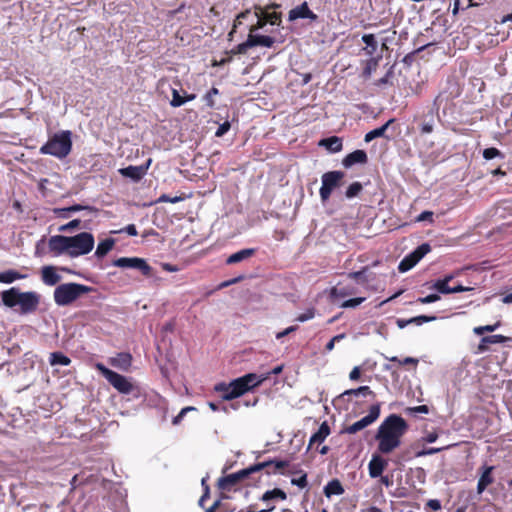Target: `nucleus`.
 I'll return each instance as SVG.
<instances>
[{"label": "nucleus", "instance_id": "4c0bfd02", "mask_svg": "<svg viewBox=\"0 0 512 512\" xmlns=\"http://www.w3.org/2000/svg\"><path fill=\"white\" fill-rule=\"evenodd\" d=\"M380 57H371L366 61L365 67L363 69V76L368 78L371 74L377 69L379 64Z\"/></svg>", "mask_w": 512, "mask_h": 512}, {"label": "nucleus", "instance_id": "7ed1b4c3", "mask_svg": "<svg viewBox=\"0 0 512 512\" xmlns=\"http://www.w3.org/2000/svg\"><path fill=\"white\" fill-rule=\"evenodd\" d=\"M2 302L9 308L19 306L21 314L34 313L40 304L41 296L34 291L21 292L19 288L12 287L1 294Z\"/></svg>", "mask_w": 512, "mask_h": 512}, {"label": "nucleus", "instance_id": "3c124183", "mask_svg": "<svg viewBox=\"0 0 512 512\" xmlns=\"http://www.w3.org/2000/svg\"><path fill=\"white\" fill-rule=\"evenodd\" d=\"M365 297H356L349 300L344 301L340 307L341 308H355L358 305L362 304L365 301Z\"/></svg>", "mask_w": 512, "mask_h": 512}, {"label": "nucleus", "instance_id": "680f3d73", "mask_svg": "<svg viewBox=\"0 0 512 512\" xmlns=\"http://www.w3.org/2000/svg\"><path fill=\"white\" fill-rule=\"evenodd\" d=\"M231 389V384H226L224 382H221V383H218L214 386V391L215 392H219L221 393L222 395L223 394H228L229 391Z\"/></svg>", "mask_w": 512, "mask_h": 512}, {"label": "nucleus", "instance_id": "9d476101", "mask_svg": "<svg viewBox=\"0 0 512 512\" xmlns=\"http://www.w3.org/2000/svg\"><path fill=\"white\" fill-rule=\"evenodd\" d=\"M380 412H381V404L380 403L371 405L369 408L368 415L364 416L363 418L356 421L355 423L344 427L343 430L341 431V433L355 434V433L365 429L366 427H368L369 425L374 423L379 418Z\"/></svg>", "mask_w": 512, "mask_h": 512}, {"label": "nucleus", "instance_id": "58836bf2", "mask_svg": "<svg viewBox=\"0 0 512 512\" xmlns=\"http://www.w3.org/2000/svg\"><path fill=\"white\" fill-rule=\"evenodd\" d=\"M363 395V396H372V397H375V393L370 389L369 386H360L356 389H349V390H346L343 392V396L344 395H355V396H358V395Z\"/></svg>", "mask_w": 512, "mask_h": 512}, {"label": "nucleus", "instance_id": "4be33fe9", "mask_svg": "<svg viewBox=\"0 0 512 512\" xmlns=\"http://www.w3.org/2000/svg\"><path fill=\"white\" fill-rule=\"evenodd\" d=\"M494 470L493 466H484L483 472L480 475V478L477 483V493L482 494L485 489L494 482V478L492 476V472Z\"/></svg>", "mask_w": 512, "mask_h": 512}, {"label": "nucleus", "instance_id": "0eeeda50", "mask_svg": "<svg viewBox=\"0 0 512 512\" xmlns=\"http://www.w3.org/2000/svg\"><path fill=\"white\" fill-rule=\"evenodd\" d=\"M94 237L89 232H81L75 236H68V255L78 257L86 255L94 247Z\"/></svg>", "mask_w": 512, "mask_h": 512}, {"label": "nucleus", "instance_id": "13d9d810", "mask_svg": "<svg viewBox=\"0 0 512 512\" xmlns=\"http://www.w3.org/2000/svg\"><path fill=\"white\" fill-rule=\"evenodd\" d=\"M438 300H440V296L438 294H429L425 297H419L417 299V302H419L421 304H429V303H434Z\"/></svg>", "mask_w": 512, "mask_h": 512}, {"label": "nucleus", "instance_id": "0e129e2a", "mask_svg": "<svg viewBox=\"0 0 512 512\" xmlns=\"http://www.w3.org/2000/svg\"><path fill=\"white\" fill-rule=\"evenodd\" d=\"M409 411L414 414H416V413L427 414V413H429V407L427 405H419V406L409 408Z\"/></svg>", "mask_w": 512, "mask_h": 512}, {"label": "nucleus", "instance_id": "cd10ccee", "mask_svg": "<svg viewBox=\"0 0 512 512\" xmlns=\"http://www.w3.org/2000/svg\"><path fill=\"white\" fill-rule=\"evenodd\" d=\"M435 119L434 115L430 113L422 118L419 129L421 135L431 134L434 131Z\"/></svg>", "mask_w": 512, "mask_h": 512}, {"label": "nucleus", "instance_id": "9b49d317", "mask_svg": "<svg viewBox=\"0 0 512 512\" xmlns=\"http://www.w3.org/2000/svg\"><path fill=\"white\" fill-rule=\"evenodd\" d=\"M430 251L431 246L428 243L419 245L414 251L406 255L400 261L398 270L402 273L411 270Z\"/></svg>", "mask_w": 512, "mask_h": 512}, {"label": "nucleus", "instance_id": "8fccbe9b", "mask_svg": "<svg viewBox=\"0 0 512 512\" xmlns=\"http://www.w3.org/2000/svg\"><path fill=\"white\" fill-rule=\"evenodd\" d=\"M186 103V99L182 97L177 89H172V100L170 101V105L172 107H180Z\"/></svg>", "mask_w": 512, "mask_h": 512}, {"label": "nucleus", "instance_id": "6e6d98bb", "mask_svg": "<svg viewBox=\"0 0 512 512\" xmlns=\"http://www.w3.org/2000/svg\"><path fill=\"white\" fill-rule=\"evenodd\" d=\"M315 316V310L313 308L307 309L304 313H301L297 316L296 320L299 322L308 321Z\"/></svg>", "mask_w": 512, "mask_h": 512}, {"label": "nucleus", "instance_id": "ddd939ff", "mask_svg": "<svg viewBox=\"0 0 512 512\" xmlns=\"http://www.w3.org/2000/svg\"><path fill=\"white\" fill-rule=\"evenodd\" d=\"M152 163V159L149 158L145 164L139 166L130 165L128 167L120 168L118 172L125 178H130L134 182L140 181L146 174Z\"/></svg>", "mask_w": 512, "mask_h": 512}, {"label": "nucleus", "instance_id": "2eb2a0df", "mask_svg": "<svg viewBox=\"0 0 512 512\" xmlns=\"http://www.w3.org/2000/svg\"><path fill=\"white\" fill-rule=\"evenodd\" d=\"M49 250L56 256L68 254V236L55 235L51 236L48 241Z\"/></svg>", "mask_w": 512, "mask_h": 512}, {"label": "nucleus", "instance_id": "1a4fd4ad", "mask_svg": "<svg viewBox=\"0 0 512 512\" xmlns=\"http://www.w3.org/2000/svg\"><path fill=\"white\" fill-rule=\"evenodd\" d=\"M345 174L342 171H329L322 175V186L319 190L322 202H326L332 191L341 185V181Z\"/></svg>", "mask_w": 512, "mask_h": 512}, {"label": "nucleus", "instance_id": "09e8293b", "mask_svg": "<svg viewBox=\"0 0 512 512\" xmlns=\"http://www.w3.org/2000/svg\"><path fill=\"white\" fill-rule=\"evenodd\" d=\"M431 288L437 290L439 293H442V294H450L451 293V290H450L451 287L442 279L435 281Z\"/></svg>", "mask_w": 512, "mask_h": 512}, {"label": "nucleus", "instance_id": "69168bd1", "mask_svg": "<svg viewBox=\"0 0 512 512\" xmlns=\"http://www.w3.org/2000/svg\"><path fill=\"white\" fill-rule=\"evenodd\" d=\"M433 221V212L432 211H423L418 217L417 221Z\"/></svg>", "mask_w": 512, "mask_h": 512}, {"label": "nucleus", "instance_id": "338daca9", "mask_svg": "<svg viewBox=\"0 0 512 512\" xmlns=\"http://www.w3.org/2000/svg\"><path fill=\"white\" fill-rule=\"evenodd\" d=\"M360 376H361V369L359 366L354 367L349 374V378L352 381H357L360 378Z\"/></svg>", "mask_w": 512, "mask_h": 512}, {"label": "nucleus", "instance_id": "c756f323", "mask_svg": "<svg viewBox=\"0 0 512 512\" xmlns=\"http://www.w3.org/2000/svg\"><path fill=\"white\" fill-rule=\"evenodd\" d=\"M320 145L325 146L331 152H339L342 149V140L337 136H332L321 140Z\"/></svg>", "mask_w": 512, "mask_h": 512}, {"label": "nucleus", "instance_id": "423d86ee", "mask_svg": "<svg viewBox=\"0 0 512 512\" xmlns=\"http://www.w3.org/2000/svg\"><path fill=\"white\" fill-rule=\"evenodd\" d=\"M262 379H258L254 373L246 374L230 382L231 389L228 394L221 395L223 400L230 401L244 395L252 388L261 384Z\"/></svg>", "mask_w": 512, "mask_h": 512}, {"label": "nucleus", "instance_id": "72a5a7b5", "mask_svg": "<svg viewBox=\"0 0 512 512\" xmlns=\"http://www.w3.org/2000/svg\"><path fill=\"white\" fill-rule=\"evenodd\" d=\"M49 363L51 366H68L71 364V359L68 356L64 355L62 352H53L50 354Z\"/></svg>", "mask_w": 512, "mask_h": 512}, {"label": "nucleus", "instance_id": "de8ad7c7", "mask_svg": "<svg viewBox=\"0 0 512 512\" xmlns=\"http://www.w3.org/2000/svg\"><path fill=\"white\" fill-rule=\"evenodd\" d=\"M437 319L436 316L419 315L409 319V324L422 325L427 322H432Z\"/></svg>", "mask_w": 512, "mask_h": 512}, {"label": "nucleus", "instance_id": "6ab92c4d", "mask_svg": "<svg viewBox=\"0 0 512 512\" xmlns=\"http://www.w3.org/2000/svg\"><path fill=\"white\" fill-rule=\"evenodd\" d=\"M508 341H510V338L506 337L504 335H501V334L484 336V337H482V339L480 340V343L478 344L477 352L484 353V352L488 351V349H489L488 345L503 344Z\"/></svg>", "mask_w": 512, "mask_h": 512}, {"label": "nucleus", "instance_id": "6e6552de", "mask_svg": "<svg viewBox=\"0 0 512 512\" xmlns=\"http://www.w3.org/2000/svg\"><path fill=\"white\" fill-rule=\"evenodd\" d=\"M95 367L118 392L122 394H129L132 392L133 385L125 376L108 369L102 363H97Z\"/></svg>", "mask_w": 512, "mask_h": 512}, {"label": "nucleus", "instance_id": "f704fd0d", "mask_svg": "<svg viewBox=\"0 0 512 512\" xmlns=\"http://www.w3.org/2000/svg\"><path fill=\"white\" fill-rule=\"evenodd\" d=\"M362 41L366 44V47L363 49L365 53L369 56H372L377 50V41L373 34H365L362 36Z\"/></svg>", "mask_w": 512, "mask_h": 512}, {"label": "nucleus", "instance_id": "473e14b6", "mask_svg": "<svg viewBox=\"0 0 512 512\" xmlns=\"http://www.w3.org/2000/svg\"><path fill=\"white\" fill-rule=\"evenodd\" d=\"M324 493L327 497L332 495H341L344 493V489L341 483L335 479L328 482V484L324 487Z\"/></svg>", "mask_w": 512, "mask_h": 512}, {"label": "nucleus", "instance_id": "864d4df0", "mask_svg": "<svg viewBox=\"0 0 512 512\" xmlns=\"http://www.w3.org/2000/svg\"><path fill=\"white\" fill-rule=\"evenodd\" d=\"M251 48L250 44H249V41L248 39L240 44H238L237 46H235L232 50H231V53L236 55V54H246L247 51Z\"/></svg>", "mask_w": 512, "mask_h": 512}, {"label": "nucleus", "instance_id": "7c9ffc66", "mask_svg": "<svg viewBox=\"0 0 512 512\" xmlns=\"http://www.w3.org/2000/svg\"><path fill=\"white\" fill-rule=\"evenodd\" d=\"M354 293H355L354 287H344V286H341L340 283H338L336 286H334L330 291V295L334 299L344 298V297L352 295Z\"/></svg>", "mask_w": 512, "mask_h": 512}, {"label": "nucleus", "instance_id": "a18cd8bd", "mask_svg": "<svg viewBox=\"0 0 512 512\" xmlns=\"http://www.w3.org/2000/svg\"><path fill=\"white\" fill-rule=\"evenodd\" d=\"M82 210L92 211V210H94V208L91 206L75 204V205L60 209L59 212H60V216L67 217V215L65 214L66 212H78V211H82Z\"/></svg>", "mask_w": 512, "mask_h": 512}, {"label": "nucleus", "instance_id": "5fc2aeb1", "mask_svg": "<svg viewBox=\"0 0 512 512\" xmlns=\"http://www.w3.org/2000/svg\"><path fill=\"white\" fill-rule=\"evenodd\" d=\"M122 232H125L128 235H130V236H137L138 235V231H137L136 226L134 224H129L126 227H124V228H122L120 230L111 231L112 234L122 233Z\"/></svg>", "mask_w": 512, "mask_h": 512}, {"label": "nucleus", "instance_id": "393cba45", "mask_svg": "<svg viewBox=\"0 0 512 512\" xmlns=\"http://www.w3.org/2000/svg\"><path fill=\"white\" fill-rule=\"evenodd\" d=\"M279 7H280L279 4L272 3L268 6H266L265 9H263V17L266 21V24L269 23L271 25H279L281 23V17H282L281 12H276V11L269 12L268 11L269 9H276Z\"/></svg>", "mask_w": 512, "mask_h": 512}, {"label": "nucleus", "instance_id": "bf43d9fd", "mask_svg": "<svg viewBox=\"0 0 512 512\" xmlns=\"http://www.w3.org/2000/svg\"><path fill=\"white\" fill-rule=\"evenodd\" d=\"M231 128V124L229 121H225L219 125L218 129L215 132L216 137H222L225 135Z\"/></svg>", "mask_w": 512, "mask_h": 512}, {"label": "nucleus", "instance_id": "c85d7f7f", "mask_svg": "<svg viewBox=\"0 0 512 512\" xmlns=\"http://www.w3.org/2000/svg\"><path fill=\"white\" fill-rule=\"evenodd\" d=\"M115 245V240L113 238H106L105 240L99 242L95 256L98 258L104 257Z\"/></svg>", "mask_w": 512, "mask_h": 512}, {"label": "nucleus", "instance_id": "bb28decb", "mask_svg": "<svg viewBox=\"0 0 512 512\" xmlns=\"http://www.w3.org/2000/svg\"><path fill=\"white\" fill-rule=\"evenodd\" d=\"M266 463H267V466H265L264 468L273 467V470H267V475L276 474V473L284 474L283 469L287 468L290 464V462L288 460H277V459L267 460L264 462H260L259 464H266Z\"/></svg>", "mask_w": 512, "mask_h": 512}, {"label": "nucleus", "instance_id": "4468645a", "mask_svg": "<svg viewBox=\"0 0 512 512\" xmlns=\"http://www.w3.org/2000/svg\"><path fill=\"white\" fill-rule=\"evenodd\" d=\"M288 18H289V21H294V20H297L300 18L316 21L318 16L312 10H310L308 3L305 1L302 4L291 9L289 11Z\"/></svg>", "mask_w": 512, "mask_h": 512}, {"label": "nucleus", "instance_id": "79ce46f5", "mask_svg": "<svg viewBox=\"0 0 512 512\" xmlns=\"http://www.w3.org/2000/svg\"><path fill=\"white\" fill-rule=\"evenodd\" d=\"M219 89L216 87H212L204 96L203 100L206 103V106L208 108H213L215 106V100L214 97L219 95Z\"/></svg>", "mask_w": 512, "mask_h": 512}, {"label": "nucleus", "instance_id": "c03bdc74", "mask_svg": "<svg viewBox=\"0 0 512 512\" xmlns=\"http://www.w3.org/2000/svg\"><path fill=\"white\" fill-rule=\"evenodd\" d=\"M363 186L360 182H353L350 184L345 192V196L349 199L358 196V194L362 191Z\"/></svg>", "mask_w": 512, "mask_h": 512}, {"label": "nucleus", "instance_id": "603ef678", "mask_svg": "<svg viewBox=\"0 0 512 512\" xmlns=\"http://www.w3.org/2000/svg\"><path fill=\"white\" fill-rule=\"evenodd\" d=\"M498 156H502L503 157L501 151L499 149L495 148V147L486 148L483 151V157L486 160H491V159H493L495 157H498Z\"/></svg>", "mask_w": 512, "mask_h": 512}, {"label": "nucleus", "instance_id": "f257e3e1", "mask_svg": "<svg viewBox=\"0 0 512 512\" xmlns=\"http://www.w3.org/2000/svg\"><path fill=\"white\" fill-rule=\"evenodd\" d=\"M408 430V424L399 415L387 416L377 429L375 440L378 442V451L389 454L401 444V438Z\"/></svg>", "mask_w": 512, "mask_h": 512}, {"label": "nucleus", "instance_id": "aec40b11", "mask_svg": "<svg viewBox=\"0 0 512 512\" xmlns=\"http://www.w3.org/2000/svg\"><path fill=\"white\" fill-rule=\"evenodd\" d=\"M247 39L251 48L256 46L271 48L275 43V39L273 37L256 34V32H249Z\"/></svg>", "mask_w": 512, "mask_h": 512}, {"label": "nucleus", "instance_id": "b1692460", "mask_svg": "<svg viewBox=\"0 0 512 512\" xmlns=\"http://www.w3.org/2000/svg\"><path fill=\"white\" fill-rule=\"evenodd\" d=\"M330 426L328 425V423L326 421H324L317 432H315L311 437H310V440H309V448L313 445V444H321L325 441V439L330 435Z\"/></svg>", "mask_w": 512, "mask_h": 512}, {"label": "nucleus", "instance_id": "f03ea898", "mask_svg": "<svg viewBox=\"0 0 512 512\" xmlns=\"http://www.w3.org/2000/svg\"><path fill=\"white\" fill-rule=\"evenodd\" d=\"M266 464H254L238 472L220 477L217 481V487L223 492L237 491L245 483L246 486H257L261 477L255 475L263 471Z\"/></svg>", "mask_w": 512, "mask_h": 512}, {"label": "nucleus", "instance_id": "f8f14e48", "mask_svg": "<svg viewBox=\"0 0 512 512\" xmlns=\"http://www.w3.org/2000/svg\"><path fill=\"white\" fill-rule=\"evenodd\" d=\"M112 264L120 268L137 269L144 276H150L152 271L151 266L144 259L138 257H120L115 259Z\"/></svg>", "mask_w": 512, "mask_h": 512}, {"label": "nucleus", "instance_id": "20e7f679", "mask_svg": "<svg viewBox=\"0 0 512 512\" xmlns=\"http://www.w3.org/2000/svg\"><path fill=\"white\" fill-rule=\"evenodd\" d=\"M72 150V133L63 130L55 133L48 141L40 147L39 152L43 155H51L58 159H64Z\"/></svg>", "mask_w": 512, "mask_h": 512}, {"label": "nucleus", "instance_id": "412c9836", "mask_svg": "<svg viewBox=\"0 0 512 512\" xmlns=\"http://www.w3.org/2000/svg\"><path fill=\"white\" fill-rule=\"evenodd\" d=\"M368 161L367 153L364 150H355L349 153L342 161L344 167L349 168L354 164H365Z\"/></svg>", "mask_w": 512, "mask_h": 512}, {"label": "nucleus", "instance_id": "a211bd4d", "mask_svg": "<svg viewBox=\"0 0 512 512\" xmlns=\"http://www.w3.org/2000/svg\"><path fill=\"white\" fill-rule=\"evenodd\" d=\"M387 464V460L380 455L374 454L368 465L370 477L377 478L381 476Z\"/></svg>", "mask_w": 512, "mask_h": 512}, {"label": "nucleus", "instance_id": "f3484780", "mask_svg": "<svg viewBox=\"0 0 512 512\" xmlns=\"http://www.w3.org/2000/svg\"><path fill=\"white\" fill-rule=\"evenodd\" d=\"M132 355L128 352H120L115 357L109 359L111 366L118 368L122 371H128L132 365Z\"/></svg>", "mask_w": 512, "mask_h": 512}, {"label": "nucleus", "instance_id": "a19ab883", "mask_svg": "<svg viewBox=\"0 0 512 512\" xmlns=\"http://www.w3.org/2000/svg\"><path fill=\"white\" fill-rule=\"evenodd\" d=\"M500 326H501V322H500V321H497L496 323L491 324V325L477 326V327H475V328L473 329V332H474L476 335H483L484 333L494 332V331H495V330H497Z\"/></svg>", "mask_w": 512, "mask_h": 512}, {"label": "nucleus", "instance_id": "5701e85b", "mask_svg": "<svg viewBox=\"0 0 512 512\" xmlns=\"http://www.w3.org/2000/svg\"><path fill=\"white\" fill-rule=\"evenodd\" d=\"M396 122V119L395 118H391L389 119L384 125H382L381 127H378L374 130H371L369 131L368 133H366L365 137H364V140L365 142H370L372 141L373 139L375 138H378V137H384L386 139H390L389 136H387L385 133L387 131V129Z\"/></svg>", "mask_w": 512, "mask_h": 512}, {"label": "nucleus", "instance_id": "39448f33", "mask_svg": "<svg viewBox=\"0 0 512 512\" xmlns=\"http://www.w3.org/2000/svg\"><path fill=\"white\" fill-rule=\"evenodd\" d=\"M92 290V287L80 283H63L58 285L54 290V302L58 306H68L79 299L82 295L87 294Z\"/></svg>", "mask_w": 512, "mask_h": 512}, {"label": "nucleus", "instance_id": "774afa93", "mask_svg": "<svg viewBox=\"0 0 512 512\" xmlns=\"http://www.w3.org/2000/svg\"><path fill=\"white\" fill-rule=\"evenodd\" d=\"M438 434L436 432H430L428 433L423 440L427 443H433L437 440Z\"/></svg>", "mask_w": 512, "mask_h": 512}, {"label": "nucleus", "instance_id": "37998d69", "mask_svg": "<svg viewBox=\"0 0 512 512\" xmlns=\"http://www.w3.org/2000/svg\"><path fill=\"white\" fill-rule=\"evenodd\" d=\"M367 271H368V267H364L360 271L350 272L348 274V277L350 279L358 281L361 284H365V283L368 282V279H367V276H366Z\"/></svg>", "mask_w": 512, "mask_h": 512}, {"label": "nucleus", "instance_id": "052dcab7", "mask_svg": "<svg viewBox=\"0 0 512 512\" xmlns=\"http://www.w3.org/2000/svg\"><path fill=\"white\" fill-rule=\"evenodd\" d=\"M345 338V334L342 333V334H338L336 336H334L333 338L330 339V341L326 344L325 346V350L330 352L334 349V346H335V343L336 342H339L340 340L344 339Z\"/></svg>", "mask_w": 512, "mask_h": 512}, {"label": "nucleus", "instance_id": "e433bc0d", "mask_svg": "<svg viewBox=\"0 0 512 512\" xmlns=\"http://www.w3.org/2000/svg\"><path fill=\"white\" fill-rule=\"evenodd\" d=\"M23 277L24 276L17 271L7 270L0 273V283L10 284Z\"/></svg>", "mask_w": 512, "mask_h": 512}, {"label": "nucleus", "instance_id": "a878e982", "mask_svg": "<svg viewBox=\"0 0 512 512\" xmlns=\"http://www.w3.org/2000/svg\"><path fill=\"white\" fill-rule=\"evenodd\" d=\"M255 253H256V249L255 248L242 249L240 251H237V252L231 254L227 258L226 264H228V265L236 264L238 262H241L243 260H246V259L254 256Z\"/></svg>", "mask_w": 512, "mask_h": 512}, {"label": "nucleus", "instance_id": "dca6fc26", "mask_svg": "<svg viewBox=\"0 0 512 512\" xmlns=\"http://www.w3.org/2000/svg\"><path fill=\"white\" fill-rule=\"evenodd\" d=\"M57 268L51 265L41 268V280L47 286H55L61 281V276L57 272Z\"/></svg>", "mask_w": 512, "mask_h": 512}, {"label": "nucleus", "instance_id": "ea45409f", "mask_svg": "<svg viewBox=\"0 0 512 512\" xmlns=\"http://www.w3.org/2000/svg\"><path fill=\"white\" fill-rule=\"evenodd\" d=\"M385 359L389 360L390 362L397 363L399 366L412 365L414 368L417 367L418 362H419L418 359L414 358V357H406L403 360H401L396 356H392V357L385 356Z\"/></svg>", "mask_w": 512, "mask_h": 512}, {"label": "nucleus", "instance_id": "2f4dec72", "mask_svg": "<svg viewBox=\"0 0 512 512\" xmlns=\"http://www.w3.org/2000/svg\"><path fill=\"white\" fill-rule=\"evenodd\" d=\"M263 502H268L273 499L286 500L287 494L280 488H274L266 491L260 498Z\"/></svg>", "mask_w": 512, "mask_h": 512}, {"label": "nucleus", "instance_id": "c9c22d12", "mask_svg": "<svg viewBox=\"0 0 512 512\" xmlns=\"http://www.w3.org/2000/svg\"><path fill=\"white\" fill-rule=\"evenodd\" d=\"M254 13H255V16L258 18L257 22L255 25H252L249 29V32H256L258 31L259 29H262L265 27L266 25V21L263 17V8L259 5H255L254 6Z\"/></svg>", "mask_w": 512, "mask_h": 512}, {"label": "nucleus", "instance_id": "e2e57ef3", "mask_svg": "<svg viewBox=\"0 0 512 512\" xmlns=\"http://www.w3.org/2000/svg\"><path fill=\"white\" fill-rule=\"evenodd\" d=\"M80 224H81L80 219H74V220L68 222L67 224L62 225L60 227V231H69V230L78 228L80 226Z\"/></svg>", "mask_w": 512, "mask_h": 512}, {"label": "nucleus", "instance_id": "49530a36", "mask_svg": "<svg viewBox=\"0 0 512 512\" xmlns=\"http://www.w3.org/2000/svg\"><path fill=\"white\" fill-rule=\"evenodd\" d=\"M453 445H447V446H444V447H430V448H425L421 451H418L416 453V457H422V456H426V455H432V454H436V453H439L445 449H449L450 447H452Z\"/></svg>", "mask_w": 512, "mask_h": 512}, {"label": "nucleus", "instance_id": "4d7b16f0", "mask_svg": "<svg viewBox=\"0 0 512 512\" xmlns=\"http://www.w3.org/2000/svg\"><path fill=\"white\" fill-rule=\"evenodd\" d=\"M291 484L296 485L301 489L305 488L308 485L307 474L303 473L299 478H292Z\"/></svg>", "mask_w": 512, "mask_h": 512}]
</instances>
